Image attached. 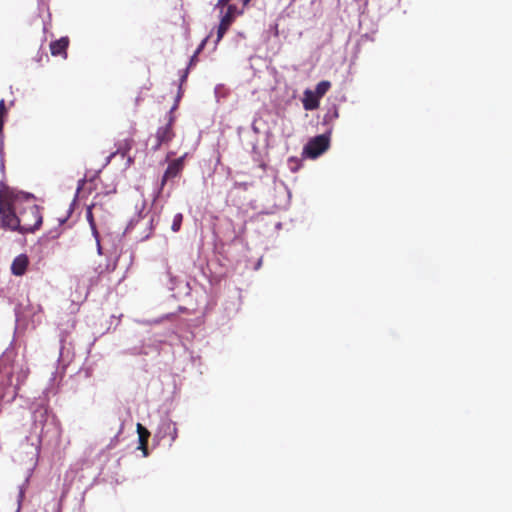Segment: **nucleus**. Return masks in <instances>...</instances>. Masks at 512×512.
Returning a JSON list of instances; mask_svg holds the SVG:
<instances>
[{
	"label": "nucleus",
	"mask_w": 512,
	"mask_h": 512,
	"mask_svg": "<svg viewBox=\"0 0 512 512\" xmlns=\"http://www.w3.org/2000/svg\"><path fill=\"white\" fill-rule=\"evenodd\" d=\"M25 200V193L17 192L9 187L0 189V228L18 231V212Z\"/></svg>",
	"instance_id": "1"
},
{
	"label": "nucleus",
	"mask_w": 512,
	"mask_h": 512,
	"mask_svg": "<svg viewBox=\"0 0 512 512\" xmlns=\"http://www.w3.org/2000/svg\"><path fill=\"white\" fill-rule=\"evenodd\" d=\"M19 229L22 234L34 233L42 224V214L40 207L35 204L33 196L25 194L18 212Z\"/></svg>",
	"instance_id": "2"
},
{
	"label": "nucleus",
	"mask_w": 512,
	"mask_h": 512,
	"mask_svg": "<svg viewBox=\"0 0 512 512\" xmlns=\"http://www.w3.org/2000/svg\"><path fill=\"white\" fill-rule=\"evenodd\" d=\"M177 108V103L171 108L168 115V121L164 126H161L157 129L154 137L149 138V142H151V150L157 151L164 144H168L175 137V133L173 131V124L175 121V117L173 115V111Z\"/></svg>",
	"instance_id": "3"
},
{
	"label": "nucleus",
	"mask_w": 512,
	"mask_h": 512,
	"mask_svg": "<svg viewBox=\"0 0 512 512\" xmlns=\"http://www.w3.org/2000/svg\"><path fill=\"white\" fill-rule=\"evenodd\" d=\"M330 145L329 136L322 134L311 138L303 148V154L309 158H317L328 150Z\"/></svg>",
	"instance_id": "4"
},
{
	"label": "nucleus",
	"mask_w": 512,
	"mask_h": 512,
	"mask_svg": "<svg viewBox=\"0 0 512 512\" xmlns=\"http://www.w3.org/2000/svg\"><path fill=\"white\" fill-rule=\"evenodd\" d=\"M221 14L222 16L217 28L216 44L219 43L224 37L225 33L235 21L236 17L243 14V10H239L236 5H228L226 11H223Z\"/></svg>",
	"instance_id": "5"
},
{
	"label": "nucleus",
	"mask_w": 512,
	"mask_h": 512,
	"mask_svg": "<svg viewBox=\"0 0 512 512\" xmlns=\"http://www.w3.org/2000/svg\"><path fill=\"white\" fill-rule=\"evenodd\" d=\"M49 420V410L45 405H39L36 407V409L33 411V426L35 429L39 428V432L37 433V442L32 443V445H35L38 449L41 445L43 434H44V427L47 424Z\"/></svg>",
	"instance_id": "6"
},
{
	"label": "nucleus",
	"mask_w": 512,
	"mask_h": 512,
	"mask_svg": "<svg viewBox=\"0 0 512 512\" xmlns=\"http://www.w3.org/2000/svg\"><path fill=\"white\" fill-rule=\"evenodd\" d=\"M186 155L187 154H184L183 156H181L177 159H174L169 163V165H168L167 169L165 170L164 175L161 179L162 187L166 184V182L169 179L175 178L178 175H180V173L184 169V159H185Z\"/></svg>",
	"instance_id": "7"
},
{
	"label": "nucleus",
	"mask_w": 512,
	"mask_h": 512,
	"mask_svg": "<svg viewBox=\"0 0 512 512\" xmlns=\"http://www.w3.org/2000/svg\"><path fill=\"white\" fill-rule=\"evenodd\" d=\"M157 436L161 439L168 438L169 446H171L178 437L176 423L171 420L163 421L158 428Z\"/></svg>",
	"instance_id": "8"
},
{
	"label": "nucleus",
	"mask_w": 512,
	"mask_h": 512,
	"mask_svg": "<svg viewBox=\"0 0 512 512\" xmlns=\"http://www.w3.org/2000/svg\"><path fill=\"white\" fill-rule=\"evenodd\" d=\"M29 265V258L26 254H20L13 260L11 264V272L15 276H22L25 274Z\"/></svg>",
	"instance_id": "9"
},
{
	"label": "nucleus",
	"mask_w": 512,
	"mask_h": 512,
	"mask_svg": "<svg viewBox=\"0 0 512 512\" xmlns=\"http://www.w3.org/2000/svg\"><path fill=\"white\" fill-rule=\"evenodd\" d=\"M69 46V38L61 37L60 39L50 43V51L53 56H61L67 58V48Z\"/></svg>",
	"instance_id": "10"
},
{
	"label": "nucleus",
	"mask_w": 512,
	"mask_h": 512,
	"mask_svg": "<svg viewBox=\"0 0 512 512\" xmlns=\"http://www.w3.org/2000/svg\"><path fill=\"white\" fill-rule=\"evenodd\" d=\"M320 98L316 97L315 93L310 90L306 89L304 91V97L302 99V104L305 110L312 111L319 107Z\"/></svg>",
	"instance_id": "11"
},
{
	"label": "nucleus",
	"mask_w": 512,
	"mask_h": 512,
	"mask_svg": "<svg viewBox=\"0 0 512 512\" xmlns=\"http://www.w3.org/2000/svg\"><path fill=\"white\" fill-rule=\"evenodd\" d=\"M137 433L139 438V449L143 451L144 456L148 455V439L150 437L149 430L142 424H137Z\"/></svg>",
	"instance_id": "12"
},
{
	"label": "nucleus",
	"mask_w": 512,
	"mask_h": 512,
	"mask_svg": "<svg viewBox=\"0 0 512 512\" xmlns=\"http://www.w3.org/2000/svg\"><path fill=\"white\" fill-rule=\"evenodd\" d=\"M97 208H101V206H99L97 204H92L91 206H89L87 208V211H86V218H87V221H88V223L90 225V228L92 230V234H93V236L97 240L98 248L100 249L101 247H100V241H99V233H98L97 226H96L95 219H94V215H93V210H95Z\"/></svg>",
	"instance_id": "13"
},
{
	"label": "nucleus",
	"mask_w": 512,
	"mask_h": 512,
	"mask_svg": "<svg viewBox=\"0 0 512 512\" xmlns=\"http://www.w3.org/2000/svg\"><path fill=\"white\" fill-rule=\"evenodd\" d=\"M133 143V139H125L123 142L119 143L116 152L112 153L111 157L114 156L115 154H121L122 157H125L127 153L131 150Z\"/></svg>",
	"instance_id": "14"
},
{
	"label": "nucleus",
	"mask_w": 512,
	"mask_h": 512,
	"mask_svg": "<svg viewBox=\"0 0 512 512\" xmlns=\"http://www.w3.org/2000/svg\"><path fill=\"white\" fill-rule=\"evenodd\" d=\"M331 88L330 81L323 80L320 81L315 88V91H313L318 98H322Z\"/></svg>",
	"instance_id": "15"
},
{
	"label": "nucleus",
	"mask_w": 512,
	"mask_h": 512,
	"mask_svg": "<svg viewBox=\"0 0 512 512\" xmlns=\"http://www.w3.org/2000/svg\"><path fill=\"white\" fill-rule=\"evenodd\" d=\"M182 221H183V215L181 213H177L173 218L171 229L174 232H178L181 228Z\"/></svg>",
	"instance_id": "16"
},
{
	"label": "nucleus",
	"mask_w": 512,
	"mask_h": 512,
	"mask_svg": "<svg viewBox=\"0 0 512 512\" xmlns=\"http://www.w3.org/2000/svg\"><path fill=\"white\" fill-rule=\"evenodd\" d=\"M207 39L203 40L202 43L200 44V46L198 47V49L196 50V52L194 53V55L191 57L190 59V63H189V67L192 66L196 61H197V56L198 54L200 53V51L203 49L204 45H205V42H206Z\"/></svg>",
	"instance_id": "17"
},
{
	"label": "nucleus",
	"mask_w": 512,
	"mask_h": 512,
	"mask_svg": "<svg viewBox=\"0 0 512 512\" xmlns=\"http://www.w3.org/2000/svg\"><path fill=\"white\" fill-rule=\"evenodd\" d=\"M230 1L231 0H218V2L216 4V7L220 8L221 9V13H223L224 8L226 6L228 7V5H230L229 4Z\"/></svg>",
	"instance_id": "18"
},
{
	"label": "nucleus",
	"mask_w": 512,
	"mask_h": 512,
	"mask_svg": "<svg viewBox=\"0 0 512 512\" xmlns=\"http://www.w3.org/2000/svg\"><path fill=\"white\" fill-rule=\"evenodd\" d=\"M5 113H6L5 101L2 99V100H0V115L4 116Z\"/></svg>",
	"instance_id": "19"
},
{
	"label": "nucleus",
	"mask_w": 512,
	"mask_h": 512,
	"mask_svg": "<svg viewBox=\"0 0 512 512\" xmlns=\"http://www.w3.org/2000/svg\"><path fill=\"white\" fill-rule=\"evenodd\" d=\"M3 124H4V122H3V116H1V115H0V134H1V133H2V131H3Z\"/></svg>",
	"instance_id": "20"
},
{
	"label": "nucleus",
	"mask_w": 512,
	"mask_h": 512,
	"mask_svg": "<svg viewBox=\"0 0 512 512\" xmlns=\"http://www.w3.org/2000/svg\"><path fill=\"white\" fill-rule=\"evenodd\" d=\"M251 0H242L243 6H247Z\"/></svg>",
	"instance_id": "21"
},
{
	"label": "nucleus",
	"mask_w": 512,
	"mask_h": 512,
	"mask_svg": "<svg viewBox=\"0 0 512 512\" xmlns=\"http://www.w3.org/2000/svg\"><path fill=\"white\" fill-rule=\"evenodd\" d=\"M19 386H20V384H16L15 391H17L19 389Z\"/></svg>",
	"instance_id": "22"
}]
</instances>
